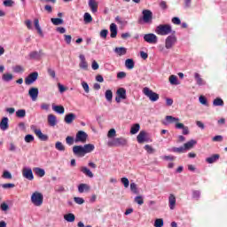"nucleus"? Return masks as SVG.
<instances>
[{"label":"nucleus","mask_w":227,"mask_h":227,"mask_svg":"<svg viewBox=\"0 0 227 227\" xmlns=\"http://www.w3.org/2000/svg\"><path fill=\"white\" fill-rule=\"evenodd\" d=\"M220 158H221V155L213 154L210 157L206 159V162H207V164H214V162H217V160H219Z\"/></svg>","instance_id":"nucleus-27"},{"label":"nucleus","mask_w":227,"mask_h":227,"mask_svg":"<svg viewBox=\"0 0 227 227\" xmlns=\"http://www.w3.org/2000/svg\"><path fill=\"white\" fill-rule=\"evenodd\" d=\"M83 20L85 24H90V22H93V17H91V14L89 12H85L83 15Z\"/></svg>","instance_id":"nucleus-38"},{"label":"nucleus","mask_w":227,"mask_h":227,"mask_svg":"<svg viewBox=\"0 0 227 227\" xmlns=\"http://www.w3.org/2000/svg\"><path fill=\"white\" fill-rule=\"evenodd\" d=\"M38 79V72H33L25 78V84L29 86Z\"/></svg>","instance_id":"nucleus-9"},{"label":"nucleus","mask_w":227,"mask_h":227,"mask_svg":"<svg viewBox=\"0 0 227 227\" xmlns=\"http://www.w3.org/2000/svg\"><path fill=\"white\" fill-rule=\"evenodd\" d=\"M129 140L125 137H116L107 142V146L113 148L114 146H127Z\"/></svg>","instance_id":"nucleus-3"},{"label":"nucleus","mask_w":227,"mask_h":227,"mask_svg":"<svg viewBox=\"0 0 227 227\" xmlns=\"http://www.w3.org/2000/svg\"><path fill=\"white\" fill-rule=\"evenodd\" d=\"M38 88L36 87H31L28 90V95L34 102L36 100V98H38Z\"/></svg>","instance_id":"nucleus-15"},{"label":"nucleus","mask_w":227,"mask_h":227,"mask_svg":"<svg viewBox=\"0 0 227 227\" xmlns=\"http://www.w3.org/2000/svg\"><path fill=\"white\" fill-rule=\"evenodd\" d=\"M80 171L86 176H89V178H93V172H91V170H90V168L87 167H81Z\"/></svg>","instance_id":"nucleus-28"},{"label":"nucleus","mask_w":227,"mask_h":227,"mask_svg":"<svg viewBox=\"0 0 227 227\" xmlns=\"http://www.w3.org/2000/svg\"><path fill=\"white\" fill-rule=\"evenodd\" d=\"M8 117H4L2 118L1 121H0V129L1 130H8V128L10 127V125L8 124Z\"/></svg>","instance_id":"nucleus-23"},{"label":"nucleus","mask_w":227,"mask_h":227,"mask_svg":"<svg viewBox=\"0 0 227 227\" xmlns=\"http://www.w3.org/2000/svg\"><path fill=\"white\" fill-rule=\"evenodd\" d=\"M34 171L37 176H40V178L45 176V170L43 168H35Z\"/></svg>","instance_id":"nucleus-40"},{"label":"nucleus","mask_w":227,"mask_h":227,"mask_svg":"<svg viewBox=\"0 0 227 227\" xmlns=\"http://www.w3.org/2000/svg\"><path fill=\"white\" fill-rule=\"evenodd\" d=\"M13 72H15V74H22L24 67L20 65H17L13 67Z\"/></svg>","instance_id":"nucleus-48"},{"label":"nucleus","mask_w":227,"mask_h":227,"mask_svg":"<svg viewBox=\"0 0 227 227\" xmlns=\"http://www.w3.org/2000/svg\"><path fill=\"white\" fill-rule=\"evenodd\" d=\"M110 33L111 38H116V36H118V27L116 26V24L112 23L110 25Z\"/></svg>","instance_id":"nucleus-19"},{"label":"nucleus","mask_w":227,"mask_h":227,"mask_svg":"<svg viewBox=\"0 0 227 227\" xmlns=\"http://www.w3.org/2000/svg\"><path fill=\"white\" fill-rule=\"evenodd\" d=\"M15 4V2L13 0H4V6L6 8H12Z\"/></svg>","instance_id":"nucleus-49"},{"label":"nucleus","mask_w":227,"mask_h":227,"mask_svg":"<svg viewBox=\"0 0 227 227\" xmlns=\"http://www.w3.org/2000/svg\"><path fill=\"white\" fill-rule=\"evenodd\" d=\"M74 202L77 203V205H82V203H84V199L81 197H74Z\"/></svg>","instance_id":"nucleus-62"},{"label":"nucleus","mask_w":227,"mask_h":227,"mask_svg":"<svg viewBox=\"0 0 227 227\" xmlns=\"http://www.w3.org/2000/svg\"><path fill=\"white\" fill-rule=\"evenodd\" d=\"M77 118V116L75 115V114L74 113H70L66 114L65 118H64V121H66V123H67L68 125H70V123H73L74 121Z\"/></svg>","instance_id":"nucleus-17"},{"label":"nucleus","mask_w":227,"mask_h":227,"mask_svg":"<svg viewBox=\"0 0 227 227\" xmlns=\"http://www.w3.org/2000/svg\"><path fill=\"white\" fill-rule=\"evenodd\" d=\"M135 203H137V205H143L145 203V200L143 199V196L139 195L135 198Z\"/></svg>","instance_id":"nucleus-52"},{"label":"nucleus","mask_w":227,"mask_h":227,"mask_svg":"<svg viewBox=\"0 0 227 227\" xmlns=\"http://www.w3.org/2000/svg\"><path fill=\"white\" fill-rule=\"evenodd\" d=\"M64 219L67 223H74V221H75V215L72 213L67 214L64 215Z\"/></svg>","instance_id":"nucleus-35"},{"label":"nucleus","mask_w":227,"mask_h":227,"mask_svg":"<svg viewBox=\"0 0 227 227\" xmlns=\"http://www.w3.org/2000/svg\"><path fill=\"white\" fill-rule=\"evenodd\" d=\"M3 81H4L5 82H10V81L13 80V74H4L2 76Z\"/></svg>","instance_id":"nucleus-43"},{"label":"nucleus","mask_w":227,"mask_h":227,"mask_svg":"<svg viewBox=\"0 0 227 227\" xmlns=\"http://www.w3.org/2000/svg\"><path fill=\"white\" fill-rule=\"evenodd\" d=\"M121 182L126 188L129 187V185H130V181H129V178H127V177H122L121 179Z\"/></svg>","instance_id":"nucleus-56"},{"label":"nucleus","mask_w":227,"mask_h":227,"mask_svg":"<svg viewBox=\"0 0 227 227\" xmlns=\"http://www.w3.org/2000/svg\"><path fill=\"white\" fill-rule=\"evenodd\" d=\"M17 118H26V110L20 109L16 112Z\"/></svg>","instance_id":"nucleus-47"},{"label":"nucleus","mask_w":227,"mask_h":227,"mask_svg":"<svg viewBox=\"0 0 227 227\" xmlns=\"http://www.w3.org/2000/svg\"><path fill=\"white\" fill-rule=\"evenodd\" d=\"M79 58L81 59L79 64L80 68H82V70H88V62L86 61L84 55H80Z\"/></svg>","instance_id":"nucleus-22"},{"label":"nucleus","mask_w":227,"mask_h":227,"mask_svg":"<svg viewBox=\"0 0 227 227\" xmlns=\"http://www.w3.org/2000/svg\"><path fill=\"white\" fill-rule=\"evenodd\" d=\"M201 196V192L198 190H194L192 192V198H194L195 200H200V197Z\"/></svg>","instance_id":"nucleus-60"},{"label":"nucleus","mask_w":227,"mask_h":227,"mask_svg":"<svg viewBox=\"0 0 227 227\" xmlns=\"http://www.w3.org/2000/svg\"><path fill=\"white\" fill-rule=\"evenodd\" d=\"M160 8H161L163 11L168 10V3H166V1H161L160 3Z\"/></svg>","instance_id":"nucleus-63"},{"label":"nucleus","mask_w":227,"mask_h":227,"mask_svg":"<svg viewBox=\"0 0 227 227\" xmlns=\"http://www.w3.org/2000/svg\"><path fill=\"white\" fill-rule=\"evenodd\" d=\"M47 73L52 79H56V71L51 67H48Z\"/></svg>","instance_id":"nucleus-51"},{"label":"nucleus","mask_w":227,"mask_h":227,"mask_svg":"<svg viewBox=\"0 0 227 227\" xmlns=\"http://www.w3.org/2000/svg\"><path fill=\"white\" fill-rule=\"evenodd\" d=\"M117 97H120L121 100H125L127 98V90L125 88H119L116 91Z\"/></svg>","instance_id":"nucleus-21"},{"label":"nucleus","mask_w":227,"mask_h":227,"mask_svg":"<svg viewBox=\"0 0 227 227\" xmlns=\"http://www.w3.org/2000/svg\"><path fill=\"white\" fill-rule=\"evenodd\" d=\"M55 148L59 150V152H65V145L59 141L56 142Z\"/></svg>","instance_id":"nucleus-46"},{"label":"nucleus","mask_w":227,"mask_h":227,"mask_svg":"<svg viewBox=\"0 0 227 227\" xmlns=\"http://www.w3.org/2000/svg\"><path fill=\"white\" fill-rule=\"evenodd\" d=\"M31 130H33V132L35 134V136L38 137V139H40V141H49V136L42 133V129H36V126L32 125Z\"/></svg>","instance_id":"nucleus-8"},{"label":"nucleus","mask_w":227,"mask_h":227,"mask_svg":"<svg viewBox=\"0 0 227 227\" xmlns=\"http://www.w3.org/2000/svg\"><path fill=\"white\" fill-rule=\"evenodd\" d=\"M31 201L35 207H42L43 203V194L35 192L31 196Z\"/></svg>","instance_id":"nucleus-4"},{"label":"nucleus","mask_w":227,"mask_h":227,"mask_svg":"<svg viewBox=\"0 0 227 227\" xmlns=\"http://www.w3.org/2000/svg\"><path fill=\"white\" fill-rule=\"evenodd\" d=\"M116 136V129H111L107 133V137H114Z\"/></svg>","instance_id":"nucleus-61"},{"label":"nucleus","mask_w":227,"mask_h":227,"mask_svg":"<svg viewBox=\"0 0 227 227\" xmlns=\"http://www.w3.org/2000/svg\"><path fill=\"white\" fill-rule=\"evenodd\" d=\"M168 203L170 210H175V207L176 206V197L173 194H170L168 197Z\"/></svg>","instance_id":"nucleus-25"},{"label":"nucleus","mask_w":227,"mask_h":227,"mask_svg":"<svg viewBox=\"0 0 227 227\" xmlns=\"http://www.w3.org/2000/svg\"><path fill=\"white\" fill-rule=\"evenodd\" d=\"M105 97H106L107 102H113V90H107L105 92Z\"/></svg>","instance_id":"nucleus-44"},{"label":"nucleus","mask_w":227,"mask_h":227,"mask_svg":"<svg viewBox=\"0 0 227 227\" xmlns=\"http://www.w3.org/2000/svg\"><path fill=\"white\" fill-rule=\"evenodd\" d=\"M170 152H173L174 153H184L186 152L184 145L180 147H172L170 149Z\"/></svg>","instance_id":"nucleus-34"},{"label":"nucleus","mask_w":227,"mask_h":227,"mask_svg":"<svg viewBox=\"0 0 227 227\" xmlns=\"http://www.w3.org/2000/svg\"><path fill=\"white\" fill-rule=\"evenodd\" d=\"M26 143H33L35 141V137L31 134H28L25 137Z\"/></svg>","instance_id":"nucleus-55"},{"label":"nucleus","mask_w":227,"mask_h":227,"mask_svg":"<svg viewBox=\"0 0 227 227\" xmlns=\"http://www.w3.org/2000/svg\"><path fill=\"white\" fill-rule=\"evenodd\" d=\"M52 109L55 113H58V114H65V107L63 106H52Z\"/></svg>","instance_id":"nucleus-33"},{"label":"nucleus","mask_w":227,"mask_h":227,"mask_svg":"<svg viewBox=\"0 0 227 227\" xmlns=\"http://www.w3.org/2000/svg\"><path fill=\"white\" fill-rule=\"evenodd\" d=\"M140 129H141V125H139V123L133 124L130 129V134H132V135L137 134L139 132Z\"/></svg>","instance_id":"nucleus-36"},{"label":"nucleus","mask_w":227,"mask_h":227,"mask_svg":"<svg viewBox=\"0 0 227 227\" xmlns=\"http://www.w3.org/2000/svg\"><path fill=\"white\" fill-rule=\"evenodd\" d=\"M199 102H200L202 106H208V100L205 98V96H200L199 98Z\"/></svg>","instance_id":"nucleus-53"},{"label":"nucleus","mask_w":227,"mask_h":227,"mask_svg":"<svg viewBox=\"0 0 227 227\" xmlns=\"http://www.w3.org/2000/svg\"><path fill=\"white\" fill-rule=\"evenodd\" d=\"M74 137H70V136H68V137H66V143H67V145H68L69 146H72V145H74Z\"/></svg>","instance_id":"nucleus-59"},{"label":"nucleus","mask_w":227,"mask_h":227,"mask_svg":"<svg viewBox=\"0 0 227 227\" xmlns=\"http://www.w3.org/2000/svg\"><path fill=\"white\" fill-rule=\"evenodd\" d=\"M91 187L88 184H80L78 185V192L82 194V192H90Z\"/></svg>","instance_id":"nucleus-16"},{"label":"nucleus","mask_w":227,"mask_h":227,"mask_svg":"<svg viewBox=\"0 0 227 227\" xmlns=\"http://www.w3.org/2000/svg\"><path fill=\"white\" fill-rule=\"evenodd\" d=\"M213 106H224V101L221 98H216L213 101Z\"/></svg>","instance_id":"nucleus-42"},{"label":"nucleus","mask_w":227,"mask_h":227,"mask_svg":"<svg viewBox=\"0 0 227 227\" xmlns=\"http://www.w3.org/2000/svg\"><path fill=\"white\" fill-rule=\"evenodd\" d=\"M95 150V145L93 144H86L83 145V152L86 153H91Z\"/></svg>","instance_id":"nucleus-29"},{"label":"nucleus","mask_w":227,"mask_h":227,"mask_svg":"<svg viewBox=\"0 0 227 227\" xmlns=\"http://www.w3.org/2000/svg\"><path fill=\"white\" fill-rule=\"evenodd\" d=\"M176 31L172 32V35H168L165 40L166 49H172L173 45L176 43V35H175Z\"/></svg>","instance_id":"nucleus-7"},{"label":"nucleus","mask_w":227,"mask_h":227,"mask_svg":"<svg viewBox=\"0 0 227 227\" xmlns=\"http://www.w3.org/2000/svg\"><path fill=\"white\" fill-rule=\"evenodd\" d=\"M114 52L118 54V56H125L127 54V48L125 47H116L114 49Z\"/></svg>","instance_id":"nucleus-30"},{"label":"nucleus","mask_w":227,"mask_h":227,"mask_svg":"<svg viewBox=\"0 0 227 227\" xmlns=\"http://www.w3.org/2000/svg\"><path fill=\"white\" fill-rule=\"evenodd\" d=\"M144 148L147 152V153H153L154 150L152 148L150 145H145Z\"/></svg>","instance_id":"nucleus-64"},{"label":"nucleus","mask_w":227,"mask_h":227,"mask_svg":"<svg viewBox=\"0 0 227 227\" xmlns=\"http://www.w3.org/2000/svg\"><path fill=\"white\" fill-rule=\"evenodd\" d=\"M155 33L160 35V36H166L170 33H173V29L169 24H161L156 27Z\"/></svg>","instance_id":"nucleus-2"},{"label":"nucleus","mask_w":227,"mask_h":227,"mask_svg":"<svg viewBox=\"0 0 227 227\" xmlns=\"http://www.w3.org/2000/svg\"><path fill=\"white\" fill-rule=\"evenodd\" d=\"M88 139V134L82 130H80L76 133L74 141L76 143H84Z\"/></svg>","instance_id":"nucleus-10"},{"label":"nucleus","mask_w":227,"mask_h":227,"mask_svg":"<svg viewBox=\"0 0 227 227\" xmlns=\"http://www.w3.org/2000/svg\"><path fill=\"white\" fill-rule=\"evenodd\" d=\"M125 67H126V68H128V70H132V68H134V67H135L134 59H127L125 60Z\"/></svg>","instance_id":"nucleus-32"},{"label":"nucleus","mask_w":227,"mask_h":227,"mask_svg":"<svg viewBox=\"0 0 227 227\" xmlns=\"http://www.w3.org/2000/svg\"><path fill=\"white\" fill-rule=\"evenodd\" d=\"M165 120L166 121H163V125H169V123H174V121H180L179 118L173 117L171 115H167Z\"/></svg>","instance_id":"nucleus-26"},{"label":"nucleus","mask_w":227,"mask_h":227,"mask_svg":"<svg viewBox=\"0 0 227 227\" xmlns=\"http://www.w3.org/2000/svg\"><path fill=\"white\" fill-rule=\"evenodd\" d=\"M143 91L145 97H148L151 102H157V100H159V94L150 90V88L145 87L144 88Z\"/></svg>","instance_id":"nucleus-5"},{"label":"nucleus","mask_w":227,"mask_h":227,"mask_svg":"<svg viewBox=\"0 0 227 227\" xmlns=\"http://www.w3.org/2000/svg\"><path fill=\"white\" fill-rule=\"evenodd\" d=\"M64 40L67 45H70V43H72V35H64Z\"/></svg>","instance_id":"nucleus-58"},{"label":"nucleus","mask_w":227,"mask_h":227,"mask_svg":"<svg viewBox=\"0 0 227 227\" xmlns=\"http://www.w3.org/2000/svg\"><path fill=\"white\" fill-rule=\"evenodd\" d=\"M130 191L133 194H139V190L137 189V184H136V183L130 184Z\"/></svg>","instance_id":"nucleus-45"},{"label":"nucleus","mask_w":227,"mask_h":227,"mask_svg":"<svg viewBox=\"0 0 227 227\" xmlns=\"http://www.w3.org/2000/svg\"><path fill=\"white\" fill-rule=\"evenodd\" d=\"M48 123L51 127H54L56 125V115L49 114L48 115Z\"/></svg>","instance_id":"nucleus-39"},{"label":"nucleus","mask_w":227,"mask_h":227,"mask_svg":"<svg viewBox=\"0 0 227 227\" xmlns=\"http://www.w3.org/2000/svg\"><path fill=\"white\" fill-rule=\"evenodd\" d=\"M107 35H109V30L103 29L100 31V37L104 38V40H106V38H107Z\"/></svg>","instance_id":"nucleus-57"},{"label":"nucleus","mask_w":227,"mask_h":227,"mask_svg":"<svg viewBox=\"0 0 227 227\" xmlns=\"http://www.w3.org/2000/svg\"><path fill=\"white\" fill-rule=\"evenodd\" d=\"M3 178H6L7 180H12V173H10V171L5 170L3 173Z\"/></svg>","instance_id":"nucleus-54"},{"label":"nucleus","mask_w":227,"mask_h":227,"mask_svg":"<svg viewBox=\"0 0 227 227\" xmlns=\"http://www.w3.org/2000/svg\"><path fill=\"white\" fill-rule=\"evenodd\" d=\"M51 21L52 22L53 26H61L63 24V19L61 18H51Z\"/></svg>","instance_id":"nucleus-41"},{"label":"nucleus","mask_w":227,"mask_h":227,"mask_svg":"<svg viewBox=\"0 0 227 227\" xmlns=\"http://www.w3.org/2000/svg\"><path fill=\"white\" fill-rule=\"evenodd\" d=\"M194 78L198 86H205V84H207V82L201 78V75L199 73L194 74Z\"/></svg>","instance_id":"nucleus-24"},{"label":"nucleus","mask_w":227,"mask_h":227,"mask_svg":"<svg viewBox=\"0 0 227 227\" xmlns=\"http://www.w3.org/2000/svg\"><path fill=\"white\" fill-rule=\"evenodd\" d=\"M153 20V12L150 10H144L142 17L138 19V24H152Z\"/></svg>","instance_id":"nucleus-1"},{"label":"nucleus","mask_w":227,"mask_h":227,"mask_svg":"<svg viewBox=\"0 0 227 227\" xmlns=\"http://www.w3.org/2000/svg\"><path fill=\"white\" fill-rule=\"evenodd\" d=\"M28 56L29 59H35L36 61H40L43 56V50H39V51H31Z\"/></svg>","instance_id":"nucleus-11"},{"label":"nucleus","mask_w":227,"mask_h":227,"mask_svg":"<svg viewBox=\"0 0 227 227\" xmlns=\"http://www.w3.org/2000/svg\"><path fill=\"white\" fill-rule=\"evenodd\" d=\"M144 40L145 42H147V43H157L158 42V38L157 35H155V34H145L144 35Z\"/></svg>","instance_id":"nucleus-13"},{"label":"nucleus","mask_w":227,"mask_h":227,"mask_svg":"<svg viewBox=\"0 0 227 227\" xmlns=\"http://www.w3.org/2000/svg\"><path fill=\"white\" fill-rule=\"evenodd\" d=\"M22 175L27 180H35V176L33 175V170L31 168H23Z\"/></svg>","instance_id":"nucleus-14"},{"label":"nucleus","mask_w":227,"mask_h":227,"mask_svg":"<svg viewBox=\"0 0 227 227\" xmlns=\"http://www.w3.org/2000/svg\"><path fill=\"white\" fill-rule=\"evenodd\" d=\"M137 141L139 145H143V143H152V138H150L146 131L141 130L137 137Z\"/></svg>","instance_id":"nucleus-6"},{"label":"nucleus","mask_w":227,"mask_h":227,"mask_svg":"<svg viewBox=\"0 0 227 227\" xmlns=\"http://www.w3.org/2000/svg\"><path fill=\"white\" fill-rule=\"evenodd\" d=\"M89 6L92 13H97L98 12V4L95 0H89Z\"/></svg>","instance_id":"nucleus-20"},{"label":"nucleus","mask_w":227,"mask_h":227,"mask_svg":"<svg viewBox=\"0 0 227 227\" xmlns=\"http://www.w3.org/2000/svg\"><path fill=\"white\" fill-rule=\"evenodd\" d=\"M169 82L173 86H178V84H180V82H178V77H176V75H173V74L169 76Z\"/></svg>","instance_id":"nucleus-37"},{"label":"nucleus","mask_w":227,"mask_h":227,"mask_svg":"<svg viewBox=\"0 0 227 227\" xmlns=\"http://www.w3.org/2000/svg\"><path fill=\"white\" fill-rule=\"evenodd\" d=\"M154 226L155 227H162L164 226V220L162 218H158L154 222Z\"/></svg>","instance_id":"nucleus-50"},{"label":"nucleus","mask_w":227,"mask_h":227,"mask_svg":"<svg viewBox=\"0 0 227 227\" xmlns=\"http://www.w3.org/2000/svg\"><path fill=\"white\" fill-rule=\"evenodd\" d=\"M176 129H182L184 136L189 135V127L184 125V123H182V122H176Z\"/></svg>","instance_id":"nucleus-18"},{"label":"nucleus","mask_w":227,"mask_h":227,"mask_svg":"<svg viewBox=\"0 0 227 227\" xmlns=\"http://www.w3.org/2000/svg\"><path fill=\"white\" fill-rule=\"evenodd\" d=\"M73 153L76 155V157H84V147L82 145L73 146Z\"/></svg>","instance_id":"nucleus-12"},{"label":"nucleus","mask_w":227,"mask_h":227,"mask_svg":"<svg viewBox=\"0 0 227 227\" xmlns=\"http://www.w3.org/2000/svg\"><path fill=\"white\" fill-rule=\"evenodd\" d=\"M197 144H198V142L196 140L192 139L184 145V150H186V151L191 150V148H193L194 145H197Z\"/></svg>","instance_id":"nucleus-31"}]
</instances>
